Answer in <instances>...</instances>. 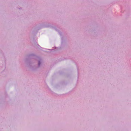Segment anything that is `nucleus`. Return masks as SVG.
<instances>
[{"label":"nucleus","mask_w":131,"mask_h":131,"mask_svg":"<svg viewBox=\"0 0 131 131\" xmlns=\"http://www.w3.org/2000/svg\"><path fill=\"white\" fill-rule=\"evenodd\" d=\"M39 65H40V62H39Z\"/></svg>","instance_id":"obj_1"}]
</instances>
